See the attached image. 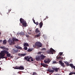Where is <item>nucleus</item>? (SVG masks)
Segmentation results:
<instances>
[{
  "label": "nucleus",
  "instance_id": "23",
  "mask_svg": "<svg viewBox=\"0 0 75 75\" xmlns=\"http://www.w3.org/2000/svg\"><path fill=\"white\" fill-rule=\"evenodd\" d=\"M64 62L67 66H69V65H70L69 63L68 62Z\"/></svg>",
  "mask_w": 75,
  "mask_h": 75
},
{
  "label": "nucleus",
  "instance_id": "11",
  "mask_svg": "<svg viewBox=\"0 0 75 75\" xmlns=\"http://www.w3.org/2000/svg\"><path fill=\"white\" fill-rule=\"evenodd\" d=\"M41 65L45 68H48V65L44 64L43 63H41Z\"/></svg>",
  "mask_w": 75,
  "mask_h": 75
},
{
  "label": "nucleus",
  "instance_id": "12",
  "mask_svg": "<svg viewBox=\"0 0 75 75\" xmlns=\"http://www.w3.org/2000/svg\"><path fill=\"white\" fill-rule=\"evenodd\" d=\"M1 49H2L3 50H6V51H8V49L6 48L5 46L3 47H0Z\"/></svg>",
  "mask_w": 75,
  "mask_h": 75
},
{
  "label": "nucleus",
  "instance_id": "39",
  "mask_svg": "<svg viewBox=\"0 0 75 75\" xmlns=\"http://www.w3.org/2000/svg\"><path fill=\"white\" fill-rule=\"evenodd\" d=\"M26 37H29V35H26Z\"/></svg>",
  "mask_w": 75,
  "mask_h": 75
},
{
  "label": "nucleus",
  "instance_id": "13",
  "mask_svg": "<svg viewBox=\"0 0 75 75\" xmlns=\"http://www.w3.org/2000/svg\"><path fill=\"white\" fill-rule=\"evenodd\" d=\"M41 36V33H39L37 35H36L35 36V38H38L40 37Z\"/></svg>",
  "mask_w": 75,
  "mask_h": 75
},
{
  "label": "nucleus",
  "instance_id": "29",
  "mask_svg": "<svg viewBox=\"0 0 75 75\" xmlns=\"http://www.w3.org/2000/svg\"><path fill=\"white\" fill-rule=\"evenodd\" d=\"M24 49L25 50H27L28 49L27 47H24Z\"/></svg>",
  "mask_w": 75,
  "mask_h": 75
},
{
  "label": "nucleus",
  "instance_id": "22",
  "mask_svg": "<svg viewBox=\"0 0 75 75\" xmlns=\"http://www.w3.org/2000/svg\"><path fill=\"white\" fill-rule=\"evenodd\" d=\"M24 58L26 60H27V61L29 62V58H28V56H27L26 57H25Z\"/></svg>",
  "mask_w": 75,
  "mask_h": 75
},
{
  "label": "nucleus",
  "instance_id": "17",
  "mask_svg": "<svg viewBox=\"0 0 75 75\" xmlns=\"http://www.w3.org/2000/svg\"><path fill=\"white\" fill-rule=\"evenodd\" d=\"M29 62H31V61H33L34 60H33V58H32V57H30L29 58Z\"/></svg>",
  "mask_w": 75,
  "mask_h": 75
},
{
  "label": "nucleus",
  "instance_id": "3",
  "mask_svg": "<svg viewBox=\"0 0 75 75\" xmlns=\"http://www.w3.org/2000/svg\"><path fill=\"white\" fill-rule=\"evenodd\" d=\"M52 68L53 70L49 69L48 70V72H52V73H53V72H54V71L55 72H58V70L59 69V68H55L54 67H52Z\"/></svg>",
  "mask_w": 75,
  "mask_h": 75
},
{
  "label": "nucleus",
  "instance_id": "6",
  "mask_svg": "<svg viewBox=\"0 0 75 75\" xmlns=\"http://www.w3.org/2000/svg\"><path fill=\"white\" fill-rule=\"evenodd\" d=\"M14 69H20L21 70H24V66H20V67H15Z\"/></svg>",
  "mask_w": 75,
  "mask_h": 75
},
{
  "label": "nucleus",
  "instance_id": "40",
  "mask_svg": "<svg viewBox=\"0 0 75 75\" xmlns=\"http://www.w3.org/2000/svg\"><path fill=\"white\" fill-rule=\"evenodd\" d=\"M11 9H8L9 11L10 12V11H11Z\"/></svg>",
  "mask_w": 75,
  "mask_h": 75
},
{
  "label": "nucleus",
  "instance_id": "31",
  "mask_svg": "<svg viewBox=\"0 0 75 75\" xmlns=\"http://www.w3.org/2000/svg\"><path fill=\"white\" fill-rule=\"evenodd\" d=\"M73 74H74V73L73 72H71L69 74V75H73Z\"/></svg>",
  "mask_w": 75,
  "mask_h": 75
},
{
  "label": "nucleus",
  "instance_id": "20",
  "mask_svg": "<svg viewBox=\"0 0 75 75\" xmlns=\"http://www.w3.org/2000/svg\"><path fill=\"white\" fill-rule=\"evenodd\" d=\"M29 46V45L28 43H25L23 45V47H28Z\"/></svg>",
  "mask_w": 75,
  "mask_h": 75
},
{
  "label": "nucleus",
  "instance_id": "25",
  "mask_svg": "<svg viewBox=\"0 0 75 75\" xmlns=\"http://www.w3.org/2000/svg\"><path fill=\"white\" fill-rule=\"evenodd\" d=\"M56 58L57 59H62V58L60 56H59L58 57H57Z\"/></svg>",
  "mask_w": 75,
  "mask_h": 75
},
{
  "label": "nucleus",
  "instance_id": "7",
  "mask_svg": "<svg viewBox=\"0 0 75 75\" xmlns=\"http://www.w3.org/2000/svg\"><path fill=\"white\" fill-rule=\"evenodd\" d=\"M51 61V59H50L49 58H47L44 60V62L45 63V64H50Z\"/></svg>",
  "mask_w": 75,
  "mask_h": 75
},
{
  "label": "nucleus",
  "instance_id": "32",
  "mask_svg": "<svg viewBox=\"0 0 75 75\" xmlns=\"http://www.w3.org/2000/svg\"><path fill=\"white\" fill-rule=\"evenodd\" d=\"M52 64H57V62L56 61H53Z\"/></svg>",
  "mask_w": 75,
  "mask_h": 75
},
{
  "label": "nucleus",
  "instance_id": "21",
  "mask_svg": "<svg viewBox=\"0 0 75 75\" xmlns=\"http://www.w3.org/2000/svg\"><path fill=\"white\" fill-rule=\"evenodd\" d=\"M3 44L5 45V44H6V43H7V40H4L3 41Z\"/></svg>",
  "mask_w": 75,
  "mask_h": 75
},
{
  "label": "nucleus",
  "instance_id": "33",
  "mask_svg": "<svg viewBox=\"0 0 75 75\" xmlns=\"http://www.w3.org/2000/svg\"><path fill=\"white\" fill-rule=\"evenodd\" d=\"M33 22L34 23V24H36V23H35V20H34V18L33 19Z\"/></svg>",
  "mask_w": 75,
  "mask_h": 75
},
{
  "label": "nucleus",
  "instance_id": "2",
  "mask_svg": "<svg viewBox=\"0 0 75 75\" xmlns=\"http://www.w3.org/2000/svg\"><path fill=\"white\" fill-rule=\"evenodd\" d=\"M42 45L41 42H37L35 43V45H33V47L36 48L38 49V47L40 48V47H41ZM37 47H38L37 48Z\"/></svg>",
  "mask_w": 75,
  "mask_h": 75
},
{
  "label": "nucleus",
  "instance_id": "43",
  "mask_svg": "<svg viewBox=\"0 0 75 75\" xmlns=\"http://www.w3.org/2000/svg\"><path fill=\"white\" fill-rule=\"evenodd\" d=\"M46 19H47L46 18H45L44 19V20H46Z\"/></svg>",
  "mask_w": 75,
  "mask_h": 75
},
{
  "label": "nucleus",
  "instance_id": "9",
  "mask_svg": "<svg viewBox=\"0 0 75 75\" xmlns=\"http://www.w3.org/2000/svg\"><path fill=\"white\" fill-rule=\"evenodd\" d=\"M4 57V55L3 54V52L1 51L0 53V59H3L4 58H7V57Z\"/></svg>",
  "mask_w": 75,
  "mask_h": 75
},
{
  "label": "nucleus",
  "instance_id": "27",
  "mask_svg": "<svg viewBox=\"0 0 75 75\" xmlns=\"http://www.w3.org/2000/svg\"><path fill=\"white\" fill-rule=\"evenodd\" d=\"M32 51V50L30 49H29L28 50H27L28 52H30V51Z\"/></svg>",
  "mask_w": 75,
  "mask_h": 75
},
{
  "label": "nucleus",
  "instance_id": "38",
  "mask_svg": "<svg viewBox=\"0 0 75 75\" xmlns=\"http://www.w3.org/2000/svg\"><path fill=\"white\" fill-rule=\"evenodd\" d=\"M19 47V46H16L15 47H16V48L18 49Z\"/></svg>",
  "mask_w": 75,
  "mask_h": 75
},
{
  "label": "nucleus",
  "instance_id": "16",
  "mask_svg": "<svg viewBox=\"0 0 75 75\" xmlns=\"http://www.w3.org/2000/svg\"><path fill=\"white\" fill-rule=\"evenodd\" d=\"M70 66L71 67V68H73L74 69H75V66H74L73 64H71L70 65Z\"/></svg>",
  "mask_w": 75,
  "mask_h": 75
},
{
  "label": "nucleus",
  "instance_id": "45",
  "mask_svg": "<svg viewBox=\"0 0 75 75\" xmlns=\"http://www.w3.org/2000/svg\"><path fill=\"white\" fill-rule=\"evenodd\" d=\"M29 31H32L31 30H30Z\"/></svg>",
  "mask_w": 75,
  "mask_h": 75
},
{
  "label": "nucleus",
  "instance_id": "46",
  "mask_svg": "<svg viewBox=\"0 0 75 75\" xmlns=\"http://www.w3.org/2000/svg\"><path fill=\"white\" fill-rule=\"evenodd\" d=\"M1 70V68L0 67V71Z\"/></svg>",
  "mask_w": 75,
  "mask_h": 75
},
{
  "label": "nucleus",
  "instance_id": "5",
  "mask_svg": "<svg viewBox=\"0 0 75 75\" xmlns=\"http://www.w3.org/2000/svg\"><path fill=\"white\" fill-rule=\"evenodd\" d=\"M2 51L3 55H4V56H5V54H7L6 57H10L11 56V54H10V53H9V52H8L5 50H3Z\"/></svg>",
  "mask_w": 75,
  "mask_h": 75
},
{
  "label": "nucleus",
  "instance_id": "8",
  "mask_svg": "<svg viewBox=\"0 0 75 75\" xmlns=\"http://www.w3.org/2000/svg\"><path fill=\"white\" fill-rule=\"evenodd\" d=\"M53 52H55V50L52 48H51L50 51H48L47 52V54H53Z\"/></svg>",
  "mask_w": 75,
  "mask_h": 75
},
{
  "label": "nucleus",
  "instance_id": "24",
  "mask_svg": "<svg viewBox=\"0 0 75 75\" xmlns=\"http://www.w3.org/2000/svg\"><path fill=\"white\" fill-rule=\"evenodd\" d=\"M39 32H40V31L39 30H38V28H37L35 29V32L36 33H39Z\"/></svg>",
  "mask_w": 75,
  "mask_h": 75
},
{
  "label": "nucleus",
  "instance_id": "18",
  "mask_svg": "<svg viewBox=\"0 0 75 75\" xmlns=\"http://www.w3.org/2000/svg\"><path fill=\"white\" fill-rule=\"evenodd\" d=\"M40 58L41 59H43L45 58V56L42 55H41V56H40Z\"/></svg>",
  "mask_w": 75,
  "mask_h": 75
},
{
  "label": "nucleus",
  "instance_id": "1",
  "mask_svg": "<svg viewBox=\"0 0 75 75\" xmlns=\"http://www.w3.org/2000/svg\"><path fill=\"white\" fill-rule=\"evenodd\" d=\"M14 41H18V39H16V37H13L12 38V40H9L8 42H9V45H12L13 44H15Z\"/></svg>",
  "mask_w": 75,
  "mask_h": 75
},
{
  "label": "nucleus",
  "instance_id": "19",
  "mask_svg": "<svg viewBox=\"0 0 75 75\" xmlns=\"http://www.w3.org/2000/svg\"><path fill=\"white\" fill-rule=\"evenodd\" d=\"M18 55L19 56H20V57H24V56H25V54H18Z\"/></svg>",
  "mask_w": 75,
  "mask_h": 75
},
{
  "label": "nucleus",
  "instance_id": "42",
  "mask_svg": "<svg viewBox=\"0 0 75 75\" xmlns=\"http://www.w3.org/2000/svg\"><path fill=\"white\" fill-rule=\"evenodd\" d=\"M28 34H31V33H28Z\"/></svg>",
  "mask_w": 75,
  "mask_h": 75
},
{
  "label": "nucleus",
  "instance_id": "34",
  "mask_svg": "<svg viewBox=\"0 0 75 75\" xmlns=\"http://www.w3.org/2000/svg\"><path fill=\"white\" fill-rule=\"evenodd\" d=\"M22 47H18V49H19V50H22Z\"/></svg>",
  "mask_w": 75,
  "mask_h": 75
},
{
  "label": "nucleus",
  "instance_id": "15",
  "mask_svg": "<svg viewBox=\"0 0 75 75\" xmlns=\"http://www.w3.org/2000/svg\"><path fill=\"white\" fill-rule=\"evenodd\" d=\"M40 56H37L35 58V59L36 61H39V60H40Z\"/></svg>",
  "mask_w": 75,
  "mask_h": 75
},
{
  "label": "nucleus",
  "instance_id": "26",
  "mask_svg": "<svg viewBox=\"0 0 75 75\" xmlns=\"http://www.w3.org/2000/svg\"><path fill=\"white\" fill-rule=\"evenodd\" d=\"M14 52L16 53L18 52V50H16V48H14L13 49Z\"/></svg>",
  "mask_w": 75,
  "mask_h": 75
},
{
  "label": "nucleus",
  "instance_id": "41",
  "mask_svg": "<svg viewBox=\"0 0 75 75\" xmlns=\"http://www.w3.org/2000/svg\"><path fill=\"white\" fill-rule=\"evenodd\" d=\"M2 42V40H0V42Z\"/></svg>",
  "mask_w": 75,
  "mask_h": 75
},
{
  "label": "nucleus",
  "instance_id": "14",
  "mask_svg": "<svg viewBox=\"0 0 75 75\" xmlns=\"http://www.w3.org/2000/svg\"><path fill=\"white\" fill-rule=\"evenodd\" d=\"M42 25H43V23L42 21H41L39 23V26L40 28H42Z\"/></svg>",
  "mask_w": 75,
  "mask_h": 75
},
{
  "label": "nucleus",
  "instance_id": "35",
  "mask_svg": "<svg viewBox=\"0 0 75 75\" xmlns=\"http://www.w3.org/2000/svg\"><path fill=\"white\" fill-rule=\"evenodd\" d=\"M41 53H42V52H38V55H40V54H41Z\"/></svg>",
  "mask_w": 75,
  "mask_h": 75
},
{
  "label": "nucleus",
  "instance_id": "36",
  "mask_svg": "<svg viewBox=\"0 0 75 75\" xmlns=\"http://www.w3.org/2000/svg\"><path fill=\"white\" fill-rule=\"evenodd\" d=\"M42 50H44V51H45L46 50V49L45 48H42Z\"/></svg>",
  "mask_w": 75,
  "mask_h": 75
},
{
  "label": "nucleus",
  "instance_id": "37",
  "mask_svg": "<svg viewBox=\"0 0 75 75\" xmlns=\"http://www.w3.org/2000/svg\"><path fill=\"white\" fill-rule=\"evenodd\" d=\"M39 24V23H38V21H37L36 22V25H38Z\"/></svg>",
  "mask_w": 75,
  "mask_h": 75
},
{
  "label": "nucleus",
  "instance_id": "10",
  "mask_svg": "<svg viewBox=\"0 0 75 75\" xmlns=\"http://www.w3.org/2000/svg\"><path fill=\"white\" fill-rule=\"evenodd\" d=\"M59 64L60 65H61V67H65V64L64 63L62 62V60H60L59 61Z\"/></svg>",
  "mask_w": 75,
  "mask_h": 75
},
{
  "label": "nucleus",
  "instance_id": "44",
  "mask_svg": "<svg viewBox=\"0 0 75 75\" xmlns=\"http://www.w3.org/2000/svg\"><path fill=\"white\" fill-rule=\"evenodd\" d=\"M73 74H75V72L73 73Z\"/></svg>",
  "mask_w": 75,
  "mask_h": 75
},
{
  "label": "nucleus",
  "instance_id": "28",
  "mask_svg": "<svg viewBox=\"0 0 75 75\" xmlns=\"http://www.w3.org/2000/svg\"><path fill=\"white\" fill-rule=\"evenodd\" d=\"M33 75H37V73L35 72H33Z\"/></svg>",
  "mask_w": 75,
  "mask_h": 75
},
{
  "label": "nucleus",
  "instance_id": "4",
  "mask_svg": "<svg viewBox=\"0 0 75 75\" xmlns=\"http://www.w3.org/2000/svg\"><path fill=\"white\" fill-rule=\"evenodd\" d=\"M20 21L21 24H22L25 27H27V23L26 21H25L22 18H21L20 19Z\"/></svg>",
  "mask_w": 75,
  "mask_h": 75
},
{
  "label": "nucleus",
  "instance_id": "30",
  "mask_svg": "<svg viewBox=\"0 0 75 75\" xmlns=\"http://www.w3.org/2000/svg\"><path fill=\"white\" fill-rule=\"evenodd\" d=\"M63 54V53L62 52H60L59 54L60 56H62V55Z\"/></svg>",
  "mask_w": 75,
  "mask_h": 75
}]
</instances>
